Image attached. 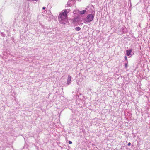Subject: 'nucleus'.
Here are the masks:
<instances>
[{
  "instance_id": "obj_1",
  "label": "nucleus",
  "mask_w": 150,
  "mask_h": 150,
  "mask_svg": "<svg viewBox=\"0 0 150 150\" xmlns=\"http://www.w3.org/2000/svg\"><path fill=\"white\" fill-rule=\"evenodd\" d=\"M69 12V9L62 11L58 16L59 21L62 24H65L67 21V13Z\"/></svg>"
},
{
  "instance_id": "obj_2",
  "label": "nucleus",
  "mask_w": 150,
  "mask_h": 150,
  "mask_svg": "<svg viewBox=\"0 0 150 150\" xmlns=\"http://www.w3.org/2000/svg\"><path fill=\"white\" fill-rule=\"evenodd\" d=\"M94 15L92 14H88L84 19V23H88L91 22L93 19Z\"/></svg>"
},
{
  "instance_id": "obj_3",
  "label": "nucleus",
  "mask_w": 150,
  "mask_h": 150,
  "mask_svg": "<svg viewBox=\"0 0 150 150\" xmlns=\"http://www.w3.org/2000/svg\"><path fill=\"white\" fill-rule=\"evenodd\" d=\"M86 11V10H83L82 11H74V13L75 14L76 13H78L79 14H84L85 12Z\"/></svg>"
},
{
  "instance_id": "obj_4",
  "label": "nucleus",
  "mask_w": 150,
  "mask_h": 150,
  "mask_svg": "<svg viewBox=\"0 0 150 150\" xmlns=\"http://www.w3.org/2000/svg\"><path fill=\"white\" fill-rule=\"evenodd\" d=\"M132 52V50L131 49H129L126 50V54L129 56V57H131L132 55L131 54Z\"/></svg>"
},
{
  "instance_id": "obj_5",
  "label": "nucleus",
  "mask_w": 150,
  "mask_h": 150,
  "mask_svg": "<svg viewBox=\"0 0 150 150\" xmlns=\"http://www.w3.org/2000/svg\"><path fill=\"white\" fill-rule=\"evenodd\" d=\"M71 77L70 75H68L67 79V84L69 85L71 82Z\"/></svg>"
},
{
  "instance_id": "obj_6",
  "label": "nucleus",
  "mask_w": 150,
  "mask_h": 150,
  "mask_svg": "<svg viewBox=\"0 0 150 150\" xmlns=\"http://www.w3.org/2000/svg\"><path fill=\"white\" fill-rule=\"evenodd\" d=\"M83 79H82L81 78H80V79H79V81H77V84L78 85H80L81 83V82L83 81Z\"/></svg>"
},
{
  "instance_id": "obj_7",
  "label": "nucleus",
  "mask_w": 150,
  "mask_h": 150,
  "mask_svg": "<svg viewBox=\"0 0 150 150\" xmlns=\"http://www.w3.org/2000/svg\"><path fill=\"white\" fill-rule=\"evenodd\" d=\"M75 30L77 31H79L81 30V28L79 27H77L75 28Z\"/></svg>"
},
{
  "instance_id": "obj_8",
  "label": "nucleus",
  "mask_w": 150,
  "mask_h": 150,
  "mask_svg": "<svg viewBox=\"0 0 150 150\" xmlns=\"http://www.w3.org/2000/svg\"><path fill=\"white\" fill-rule=\"evenodd\" d=\"M125 67L127 68V67L128 64L127 63H125Z\"/></svg>"
},
{
  "instance_id": "obj_9",
  "label": "nucleus",
  "mask_w": 150,
  "mask_h": 150,
  "mask_svg": "<svg viewBox=\"0 0 150 150\" xmlns=\"http://www.w3.org/2000/svg\"><path fill=\"white\" fill-rule=\"evenodd\" d=\"M69 144H71L72 143V142L71 141H69Z\"/></svg>"
},
{
  "instance_id": "obj_10",
  "label": "nucleus",
  "mask_w": 150,
  "mask_h": 150,
  "mask_svg": "<svg viewBox=\"0 0 150 150\" xmlns=\"http://www.w3.org/2000/svg\"><path fill=\"white\" fill-rule=\"evenodd\" d=\"M124 57H125V60H126L127 61V57L126 56H125Z\"/></svg>"
},
{
  "instance_id": "obj_11",
  "label": "nucleus",
  "mask_w": 150,
  "mask_h": 150,
  "mask_svg": "<svg viewBox=\"0 0 150 150\" xmlns=\"http://www.w3.org/2000/svg\"><path fill=\"white\" fill-rule=\"evenodd\" d=\"M131 143L130 142H129L128 144V146H130L131 145Z\"/></svg>"
},
{
  "instance_id": "obj_12",
  "label": "nucleus",
  "mask_w": 150,
  "mask_h": 150,
  "mask_svg": "<svg viewBox=\"0 0 150 150\" xmlns=\"http://www.w3.org/2000/svg\"><path fill=\"white\" fill-rule=\"evenodd\" d=\"M45 9H46V7H42V9H43V10H45Z\"/></svg>"
}]
</instances>
